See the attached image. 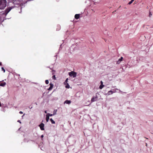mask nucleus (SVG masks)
<instances>
[{
	"label": "nucleus",
	"mask_w": 153,
	"mask_h": 153,
	"mask_svg": "<svg viewBox=\"0 0 153 153\" xmlns=\"http://www.w3.org/2000/svg\"><path fill=\"white\" fill-rule=\"evenodd\" d=\"M10 3H12V4H13L14 6H12L11 7H10L8 8L4 12V14L5 15H7L8 13L14 7H17L19 6L20 4H21L22 3V0H13L12 2H10Z\"/></svg>",
	"instance_id": "obj_1"
},
{
	"label": "nucleus",
	"mask_w": 153,
	"mask_h": 153,
	"mask_svg": "<svg viewBox=\"0 0 153 153\" xmlns=\"http://www.w3.org/2000/svg\"><path fill=\"white\" fill-rule=\"evenodd\" d=\"M6 5L7 1L6 0H0V9H4Z\"/></svg>",
	"instance_id": "obj_2"
},
{
	"label": "nucleus",
	"mask_w": 153,
	"mask_h": 153,
	"mask_svg": "<svg viewBox=\"0 0 153 153\" xmlns=\"http://www.w3.org/2000/svg\"><path fill=\"white\" fill-rule=\"evenodd\" d=\"M69 75L70 76H72L73 77H75L76 76V73L73 71L70 72L68 73Z\"/></svg>",
	"instance_id": "obj_3"
},
{
	"label": "nucleus",
	"mask_w": 153,
	"mask_h": 153,
	"mask_svg": "<svg viewBox=\"0 0 153 153\" xmlns=\"http://www.w3.org/2000/svg\"><path fill=\"white\" fill-rule=\"evenodd\" d=\"M39 126L40 127V129L41 130H44L45 129L44 128V124L43 123H41L39 125Z\"/></svg>",
	"instance_id": "obj_4"
},
{
	"label": "nucleus",
	"mask_w": 153,
	"mask_h": 153,
	"mask_svg": "<svg viewBox=\"0 0 153 153\" xmlns=\"http://www.w3.org/2000/svg\"><path fill=\"white\" fill-rule=\"evenodd\" d=\"M97 100V97H92L91 99V102H93L94 101H96Z\"/></svg>",
	"instance_id": "obj_5"
},
{
	"label": "nucleus",
	"mask_w": 153,
	"mask_h": 153,
	"mask_svg": "<svg viewBox=\"0 0 153 153\" xmlns=\"http://www.w3.org/2000/svg\"><path fill=\"white\" fill-rule=\"evenodd\" d=\"M6 85V82H2V81L0 82V86L4 87L5 85Z\"/></svg>",
	"instance_id": "obj_6"
},
{
	"label": "nucleus",
	"mask_w": 153,
	"mask_h": 153,
	"mask_svg": "<svg viewBox=\"0 0 153 153\" xmlns=\"http://www.w3.org/2000/svg\"><path fill=\"white\" fill-rule=\"evenodd\" d=\"M50 86L49 88H48V90L49 91L51 90L53 88V84L51 83H50Z\"/></svg>",
	"instance_id": "obj_7"
},
{
	"label": "nucleus",
	"mask_w": 153,
	"mask_h": 153,
	"mask_svg": "<svg viewBox=\"0 0 153 153\" xmlns=\"http://www.w3.org/2000/svg\"><path fill=\"white\" fill-rule=\"evenodd\" d=\"M123 59V57H121L117 61V64H119L121 62Z\"/></svg>",
	"instance_id": "obj_8"
},
{
	"label": "nucleus",
	"mask_w": 153,
	"mask_h": 153,
	"mask_svg": "<svg viewBox=\"0 0 153 153\" xmlns=\"http://www.w3.org/2000/svg\"><path fill=\"white\" fill-rule=\"evenodd\" d=\"M71 102L70 100H67L64 102V104L66 103L67 104H70L71 103Z\"/></svg>",
	"instance_id": "obj_9"
},
{
	"label": "nucleus",
	"mask_w": 153,
	"mask_h": 153,
	"mask_svg": "<svg viewBox=\"0 0 153 153\" xmlns=\"http://www.w3.org/2000/svg\"><path fill=\"white\" fill-rule=\"evenodd\" d=\"M65 85V87L66 88H70V85L68 83H66L65 84H64Z\"/></svg>",
	"instance_id": "obj_10"
},
{
	"label": "nucleus",
	"mask_w": 153,
	"mask_h": 153,
	"mask_svg": "<svg viewBox=\"0 0 153 153\" xmlns=\"http://www.w3.org/2000/svg\"><path fill=\"white\" fill-rule=\"evenodd\" d=\"M79 17V14H76L75 15V18L76 19H78Z\"/></svg>",
	"instance_id": "obj_11"
},
{
	"label": "nucleus",
	"mask_w": 153,
	"mask_h": 153,
	"mask_svg": "<svg viewBox=\"0 0 153 153\" xmlns=\"http://www.w3.org/2000/svg\"><path fill=\"white\" fill-rule=\"evenodd\" d=\"M113 94V92L112 90L110 91H108V95H110L111 94Z\"/></svg>",
	"instance_id": "obj_12"
},
{
	"label": "nucleus",
	"mask_w": 153,
	"mask_h": 153,
	"mask_svg": "<svg viewBox=\"0 0 153 153\" xmlns=\"http://www.w3.org/2000/svg\"><path fill=\"white\" fill-rule=\"evenodd\" d=\"M57 111V110H54L53 114H52L53 115H54L56 114Z\"/></svg>",
	"instance_id": "obj_13"
},
{
	"label": "nucleus",
	"mask_w": 153,
	"mask_h": 153,
	"mask_svg": "<svg viewBox=\"0 0 153 153\" xmlns=\"http://www.w3.org/2000/svg\"><path fill=\"white\" fill-rule=\"evenodd\" d=\"M104 86V85H100L99 87V88L101 89H102Z\"/></svg>",
	"instance_id": "obj_14"
},
{
	"label": "nucleus",
	"mask_w": 153,
	"mask_h": 153,
	"mask_svg": "<svg viewBox=\"0 0 153 153\" xmlns=\"http://www.w3.org/2000/svg\"><path fill=\"white\" fill-rule=\"evenodd\" d=\"M116 90H119L118 89H117V88L113 89V90H112V91L113 92V93L116 92Z\"/></svg>",
	"instance_id": "obj_15"
},
{
	"label": "nucleus",
	"mask_w": 153,
	"mask_h": 153,
	"mask_svg": "<svg viewBox=\"0 0 153 153\" xmlns=\"http://www.w3.org/2000/svg\"><path fill=\"white\" fill-rule=\"evenodd\" d=\"M50 120L52 124H55V121L53 120V119L52 118L50 119Z\"/></svg>",
	"instance_id": "obj_16"
},
{
	"label": "nucleus",
	"mask_w": 153,
	"mask_h": 153,
	"mask_svg": "<svg viewBox=\"0 0 153 153\" xmlns=\"http://www.w3.org/2000/svg\"><path fill=\"white\" fill-rule=\"evenodd\" d=\"M49 119V117L47 115H46V120L47 122L48 121Z\"/></svg>",
	"instance_id": "obj_17"
},
{
	"label": "nucleus",
	"mask_w": 153,
	"mask_h": 153,
	"mask_svg": "<svg viewBox=\"0 0 153 153\" xmlns=\"http://www.w3.org/2000/svg\"><path fill=\"white\" fill-rule=\"evenodd\" d=\"M46 115H47V116H48L49 117L50 116H53V114H51L49 113H47L46 114Z\"/></svg>",
	"instance_id": "obj_18"
},
{
	"label": "nucleus",
	"mask_w": 153,
	"mask_h": 153,
	"mask_svg": "<svg viewBox=\"0 0 153 153\" xmlns=\"http://www.w3.org/2000/svg\"><path fill=\"white\" fill-rule=\"evenodd\" d=\"M68 78H67L66 79L65 82H64V84H65L66 83H68L67 82H68Z\"/></svg>",
	"instance_id": "obj_19"
},
{
	"label": "nucleus",
	"mask_w": 153,
	"mask_h": 153,
	"mask_svg": "<svg viewBox=\"0 0 153 153\" xmlns=\"http://www.w3.org/2000/svg\"><path fill=\"white\" fill-rule=\"evenodd\" d=\"M52 79H53L55 80L56 79V78L55 77V75H54L52 76Z\"/></svg>",
	"instance_id": "obj_20"
},
{
	"label": "nucleus",
	"mask_w": 153,
	"mask_h": 153,
	"mask_svg": "<svg viewBox=\"0 0 153 153\" xmlns=\"http://www.w3.org/2000/svg\"><path fill=\"white\" fill-rule=\"evenodd\" d=\"M45 82L46 84H48L49 83V81L48 80H46L45 81Z\"/></svg>",
	"instance_id": "obj_21"
},
{
	"label": "nucleus",
	"mask_w": 153,
	"mask_h": 153,
	"mask_svg": "<svg viewBox=\"0 0 153 153\" xmlns=\"http://www.w3.org/2000/svg\"><path fill=\"white\" fill-rule=\"evenodd\" d=\"M134 1H132V0H131V1H130V2L128 3V4H131L132 2H133Z\"/></svg>",
	"instance_id": "obj_22"
},
{
	"label": "nucleus",
	"mask_w": 153,
	"mask_h": 153,
	"mask_svg": "<svg viewBox=\"0 0 153 153\" xmlns=\"http://www.w3.org/2000/svg\"><path fill=\"white\" fill-rule=\"evenodd\" d=\"M1 70H2V71H3L4 72V73L5 72V70L4 69V68L3 67H2L1 68Z\"/></svg>",
	"instance_id": "obj_23"
},
{
	"label": "nucleus",
	"mask_w": 153,
	"mask_h": 153,
	"mask_svg": "<svg viewBox=\"0 0 153 153\" xmlns=\"http://www.w3.org/2000/svg\"><path fill=\"white\" fill-rule=\"evenodd\" d=\"M152 14L150 12L149 14V16L150 17L152 16Z\"/></svg>",
	"instance_id": "obj_24"
},
{
	"label": "nucleus",
	"mask_w": 153,
	"mask_h": 153,
	"mask_svg": "<svg viewBox=\"0 0 153 153\" xmlns=\"http://www.w3.org/2000/svg\"><path fill=\"white\" fill-rule=\"evenodd\" d=\"M19 113L20 114H22L23 113V112L22 111H20L19 112Z\"/></svg>",
	"instance_id": "obj_25"
},
{
	"label": "nucleus",
	"mask_w": 153,
	"mask_h": 153,
	"mask_svg": "<svg viewBox=\"0 0 153 153\" xmlns=\"http://www.w3.org/2000/svg\"><path fill=\"white\" fill-rule=\"evenodd\" d=\"M100 83H101V85H103V83L102 81H101Z\"/></svg>",
	"instance_id": "obj_26"
},
{
	"label": "nucleus",
	"mask_w": 153,
	"mask_h": 153,
	"mask_svg": "<svg viewBox=\"0 0 153 153\" xmlns=\"http://www.w3.org/2000/svg\"><path fill=\"white\" fill-rule=\"evenodd\" d=\"M17 122H18L19 123H21V121H20V120H18Z\"/></svg>",
	"instance_id": "obj_27"
},
{
	"label": "nucleus",
	"mask_w": 153,
	"mask_h": 153,
	"mask_svg": "<svg viewBox=\"0 0 153 153\" xmlns=\"http://www.w3.org/2000/svg\"><path fill=\"white\" fill-rule=\"evenodd\" d=\"M43 137H44V136H43V135H41V137L42 138H43Z\"/></svg>",
	"instance_id": "obj_28"
},
{
	"label": "nucleus",
	"mask_w": 153,
	"mask_h": 153,
	"mask_svg": "<svg viewBox=\"0 0 153 153\" xmlns=\"http://www.w3.org/2000/svg\"><path fill=\"white\" fill-rule=\"evenodd\" d=\"M45 113H47V111H45Z\"/></svg>",
	"instance_id": "obj_29"
},
{
	"label": "nucleus",
	"mask_w": 153,
	"mask_h": 153,
	"mask_svg": "<svg viewBox=\"0 0 153 153\" xmlns=\"http://www.w3.org/2000/svg\"><path fill=\"white\" fill-rule=\"evenodd\" d=\"M25 114H23V115L22 116V118L23 117V116L25 115Z\"/></svg>",
	"instance_id": "obj_30"
},
{
	"label": "nucleus",
	"mask_w": 153,
	"mask_h": 153,
	"mask_svg": "<svg viewBox=\"0 0 153 153\" xmlns=\"http://www.w3.org/2000/svg\"><path fill=\"white\" fill-rule=\"evenodd\" d=\"M1 62H0V65H1Z\"/></svg>",
	"instance_id": "obj_31"
},
{
	"label": "nucleus",
	"mask_w": 153,
	"mask_h": 153,
	"mask_svg": "<svg viewBox=\"0 0 153 153\" xmlns=\"http://www.w3.org/2000/svg\"><path fill=\"white\" fill-rule=\"evenodd\" d=\"M32 108V107H30V108Z\"/></svg>",
	"instance_id": "obj_32"
},
{
	"label": "nucleus",
	"mask_w": 153,
	"mask_h": 153,
	"mask_svg": "<svg viewBox=\"0 0 153 153\" xmlns=\"http://www.w3.org/2000/svg\"><path fill=\"white\" fill-rule=\"evenodd\" d=\"M91 10H92V11H93V9H91Z\"/></svg>",
	"instance_id": "obj_33"
},
{
	"label": "nucleus",
	"mask_w": 153,
	"mask_h": 153,
	"mask_svg": "<svg viewBox=\"0 0 153 153\" xmlns=\"http://www.w3.org/2000/svg\"><path fill=\"white\" fill-rule=\"evenodd\" d=\"M132 1H134V0H132Z\"/></svg>",
	"instance_id": "obj_34"
}]
</instances>
